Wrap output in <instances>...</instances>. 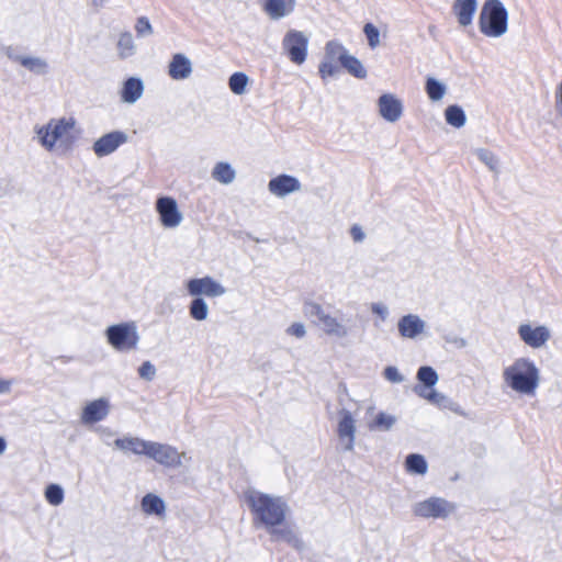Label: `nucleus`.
Listing matches in <instances>:
<instances>
[{
  "label": "nucleus",
  "mask_w": 562,
  "mask_h": 562,
  "mask_svg": "<svg viewBox=\"0 0 562 562\" xmlns=\"http://www.w3.org/2000/svg\"><path fill=\"white\" fill-rule=\"evenodd\" d=\"M502 384L508 392L520 397H535L542 383L539 366L527 356L507 362L501 372Z\"/></svg>",
  "instance_id": "nucleus-1"
},
{
  "label": "nucleus",
  "mask_w": 562,
  "mask_h": 562,
  "mask_svg": "<svg viewBox=\"0 0 562 562\" xmlns=\"http://www.w3.org/2000/svg\"><path fill=\"white\" fill-rule=\"evenodd\" d=\"M81 131L78 121L71 115L53 117L34 126V138L46 151L69 153Z\"/></svg>",
  "instance_id": "nucleus-2"
},
{
  "label": "nucleus",
  "mask_w": 562,
  "mask_h": 562,
  "mask_svg": "<svg viewBox=\"0 0 562 562\" xmlns=\"http://www.w3.org/2000/svg\"><path fill=\"white\" fill-rule=\"evenodd\" d=\"M245 501L258 522L270 527L288 522L291 508L284 497L248 488L245 492Z\"/></svg>",
  "instance_id": "nucleus-3"
},
{
  "label": "nucleus",
  "mask_w": 562,
  "mask_h": 562,
  "mask_svg": "<svg viewBox=\"0 0 562 562\" xmlns=\"http://www.w3.org/2000/svg\"><path fill=\"white\" fill-rule=\"evenodd\" d=\"M479 30L488 38H499L509 30V12L501 0H485L479 14Z\"/></svg>",
  "instance_id": "nucleus-4"
},
{
  "label": "nucleus",
  "mask_w": 562,
  "mask_h": 562,
  "mask_svg": "<svg viewBox=\"0 0 562 562\" xmlns=\"http://www.w3.org/2000/svg\"><path fill=\"white\" fill-rule=\"evenodd\" d=\"M108 345L117 352H131L138 349L140 335L134 321L120 322L104 329Z\"/></svg>",
  "instance_id": "nucleus-5"
},
{
  "label": "nucleus",
  "mask_w": 562,
  "mask_h": 562,
  "mask_svg": "<svg viewBox=\"0 0 562 562\" xmlns=\"http://www.w3.org/2000/svg\"><path fill=\"white\" fill-rule=\"evenodd\" d=\"M519 341L531 350H541L549 346L553 337L550 325L533 319L521 321L516 328Z\"/></svg>",
  "instance_id": "nucleus-6"
},
{
  "label": "nucleus",
  "mask_w": 562,
  "mask_h": 562,
  "mask_svg": "<svg viewBox=\"0 0 562 562\" xmlns=\"http://www.w3.org/2000/svg\"><path fill=\"white\" fill-rule=\"evenodd\" d=\"M416 378L419 384L415 386L414 391L419 397L439 407L452 408L453 403L435 389L439 381V375L434 368L428 366L420 367Z\"/></svg>",
  "instance_id": "nucleus-7"
},
{
  "label": "nucleus",
  "mask_w": 562,
  "mask_h": 562,
  "mask_svg": "<svg viewBox=\"0 0 562 562\" xmlns=\"http://www.w3.org/2000/svg\"><path fill=\"white\" fill-rule=\"evenodd\" d=\"M154 210L159 225L167 231L178 229L184 222V213L177 199L171 195H158Z\"/></svg>",
  "instance_id": "nucleus-8"
},
{
  "label": "nucleus",
  "mask_w": 562,
  "mask_h": 562,
  "mask_svg": "<svg viewBox=\"0 0 562 562\" xmlns=\"http://www.w3.org/2000/svg\"><path fill=\"white\" fill-rule=\"evenodd\" d=\"M187 293L191 297H221L227 293L226 286L212 276L190 278L184 282Z\"/></svg>",
  "instance_id": "nucleus-9"
},
{
  "label": "nucleus",
  "mask_w": 562,
  "mask_h": 562,
  "mask_svg": "<svg viewBox=\"0 0 562 562\" xmlns=\"http://www.w3.org/2000/svg\"><path fill=\"white\" fill-rule=\"evenodd\" d=\"M404 112V101L395 92H383L376 99V113L386 123H397L402 120Z\"/></svg>",
  "instance_id": "nucleus-10"
},
{
  "label": "nucleus",
  "mask_w": 562,
  "mask_h": 562,
  "mask_svg": "<svg viewBox=\"0 0 562 562\" xmlns=\"http://www.w3.org/2000/svg\"><path fill=\"white\" fill-rule=\"evenodd\" d=\"M346 48L338 42L330 41L326 44L325 53L318 66V72L322 79L335 77L342 66Z\"/></svg>",
  "instance_id": "nucleus-11"
},
{
  "label": "nucleus",
  "mask_w": 562,
  "mask_h": 562,
  "mask_svg": "<svg viewBox=\"0 0 562 562\" xmlns=\"http://www.w3.org/2000/svg\"><path fill=\"white\" fill-rule=\"evenodd\" d=\"M336 431L340 448L344 451H352L356 441L357 420L350 411L339 409Z\"/></svg>",
  "instance_id": "nucleus-12"
},
{
  "label": "nucleus",
  "mask_w": 562,
  "mask_h": 562,
  "mask_svg": "<svg viewBox=\"0 0 562 562\" xmlns=\"http://www.w3.org/2000/svg\"><path fill=\"white\" fill-rule=\"evenodd\" d=\"M456 506L441 497H430L414 506L415 515L424 518H446L454 513Z\"/></svg>",
  "instance_id": "nucleus-13"
},
{
  "label": "nucleus",
  "mask_w": 562,
  "mask_h": 562,
  "mask_svg": "<svg viewBox=\"0 0 562 562\" xmlns=\"http://www.w3.org/2000/svg\"><path fill=\"white\" fill-rule=\"evenodd\" d=\"M283 48L292 63L302 65L307 57L308 38L302 32L289 31L283 40Z\"/></svg>",
  "instance_id": "nucleus-14"
},
{
  "label": "nucleus",
  "mask_w": 562,
  "mask_h": 562,
  "mask_svg": "<svg viewBox=\"0 0 562 562\" xmlns=\"http://www.w3.org/2000/svg\"><path fill=\"white\" fill-rule=\"evenodd\" d=\"M397 331L403 339L418 340L428 335V324L419 315L409 313L398 319Z\"/></svg>",
  "instance_id": "nucleus-15"
},
{
  "label": "nucleus",
  "mask_w": 562,
  "mask_h": 562,
  "mask_svg": "<svg viewBox=\"0 0 562 562\" xmlns=\"http://www.w3.org/2000/svg\"><path fill=\"white\" fill-rule=\"evenodd\" d=\"M111 412V403L108 397H99L83 404L80 412V420L85 425H93L105 419Z\"/></svg>",
  "instance_id": "nucleus-16"
},
{
  "label": "nucleus",
  "mask_w": 562,
  "mask_h": 562,
  "mask_svg": "<svg viewBox=\"0 0 562 562\" xmlns=\"http://www.w3.org/2000/svg\"><path fill=\"white\" fill-rule=\"evenodd\" d=\"M184 453L171 446L150 441L147 450V457L166 467H180Z\"/></svg>",
  "instance_id": "nucleus-17"
},
{
  "label": "nucleus",
  "mask_w": 562,
  "mask_h": 562,
  "mask_svg": "<svg viewBox=\"0 0 562 562\" xmlns=\"http://www.w3.org/2000/svg\"><path fill=\"white\" fill-rule=\"evenodd\" d=\"M128 136L123 131H112L100 136L92 145L97 157H105L113 154L119 147L127 143Z\"/></svg>",
  "instance_id": "nucleus-18"
},
{
  "label": "nucleus",
  "mask_w": 562,
  "mask_h": 562,
  "mask_svg": "<svg viewBox=\"0 0 562 562\" xmlns=\"http://www.w3.org/2000/svg\"><path fill=\"white\" fill-rule=\"evenodd\" d=\"M302 190L300 180L291 175H278L268 182V191L276 198L283 199Z\"/></svg>",
  "instance_id": "nucleus-19"
},
{
  "label": "nucleus",
  "mask_w": 562,
  "mask_h": 562,
  "mask_svg": "<svg viewBox=\"0 0 562 562\" xmlns=\"http://www.w3.org/2000/svg\"><path fill=\"white\" fill-rule=\"evenodd\" d=\"M395 415L375 411V405L369 403L366 407V426L370 431H389L396 424Z\"/></svg>",
  "instance_id": "nucleus-20"
},
{
  "label": "nucleus",
  "mask_w": 562,
  "mask_h": 562,
  "mask_svg": "<svg viewBox=\"0 0 562 562\" xmlns=\"http://www.w3.org/2000/svg\"><path fill=\"white\" fill-rule=\"evenodd\" d=\"M145 92V82L140 77L131 76L122 81L119 89L120 101L124 104H135Z\"/></svg>",
  "instance_id": "nucleus-21"
},
{
  "label": "nucleus",
  "mask_w": 562,
  "mask_h": 562,
  "mask_svg": "<svg viewBox=\"0 0 562 562\" xmlns=\"http://www.w3.org/2000/svg\"><path fill=\"white\" fill-rule=\"evenodd\" d=\"M167 72L176 81L187 80L193 72V64L188 56L177 53L169 60Z\"/></svg>",
  "instance_id": "nucleus-22"
},
{
  "label": "nucleus",
  "mask_w": 562,
  "mask_h": 562,
  "mask_svg": "<svg viewBox=\"0 0 562 562\" xmlns=\"http://www.w3.org/2000/svg\"><path fill=\"white\" fill-rule=\"evenodd\" d=\"M149 442L150 441H146L138 437L124 436L122 438L115 439L112 443V447L124 453L132 452L138 456H147Z\"/></svg>",
  "instance_id": "nucleus-23"
},
{
  "label": "nucleus",
  "mask_w": 562,
  "mask_h": 562,
  "mask_svg": "<svg viewBox=\"0 0 562 562\" xmlns=\"http://www.w3.org/2000/svg\"><path fill=\"white\" fill-rule=\"evenodd\" d=\"M452 10L458 23L462 27H467L473 22L477 11V0H456Z\"/></svg>",
  "instance_id": "nucleus-24"
},
{
  "label": "nucleus",
  "mask_w": 562,
  "mask_h": 562,
  "mask_svg": "<svg viewBox=\"0 0 562 562\" xmlns=\"http://www.w3.org/2000/svg\"><path fill=\"white\" fill-rule=\"evenodd\" d=\"M424 89L428 100L435 104L442 103L449 90L447 82L435 76H426Z\"/></svg>",
  "instance_id": "nucleus-25"
},
{
  "label": "nucleus",
  "mask_w": 562,
  "mask_h": 562,
  "mask_svg": "<svg viewBox=\"0 0 562 562\" xmlns=\"http://www.w3.org/2000/svg\"><path fill=\"white\" fill-rule=\"evenodd\" d=\"M321 327L328 336L336 338H345L349 334L348 326L337 316L325 312L318 321Z\"/></svg>",
  "instance_id": "nucleus-26"
},
{
  "label": "nucleus",
  "mask_w": 562,
  "mask_h": 562,
  "mask_svg": "<svg viewBox=\"0 0 562 562\" xmlns=\"http://www.w3.org/2000/svg\"><path fill=\"white\" fill-rule=\"evenodd\" d=\"M271 536V540L279 542L283 541L288 543L290 547L295 549L300 554H302L306 549L305 542L302 538L294 531V529H267Z\"/></svg>",
  "instance_id": "nucleus-27"
},
{
  "label": "nucleus",
  "mask_w": 562,
  "mask_h": 562,
  "mask_svg": "<svg viewBox=\"0 0 562 562\" xmlns=\"http://www.w3.org/2000/svg\"><path fill=\"white\" fill-rule=\"evenodd\" d=\"M271 536V540L279 542L283 541L288 543L290 547L295 549L300 554H302L306 549L305 542L302 538L294 531V529H267Z\"/></svg>",
  "instance_id": "nucleus-28"
},
{
  "label": "nucleus",
  "mask_w": 562,
  "mask_h": 562,
  "mask_svg": "<svg viewBox=\"0 0 562 562\" xmlns=\"http://www.w3.org/2000/svg\"><path fill=\"white\" fill-rule=\"evenodd\" d=\"M211 177L220 184L229 186L236 180L237 171L232 164L221 160L212 167Z\"/></svg>",
  "instance_id": "nucleus-29"
},
{
  "label": "nucleus",
  "mask_w": 562,
  "mask_h": 562,
  "mask_svg": "<svg viewBox=\"0 0 562 562\" xmlns=\"http://www.w3.org/2000/svg\"><path fill=\"white\" fill-rule=\"evenodd\" d=\"M294 5L295 0H267L265 9L270 18L278 20L290 14Z\"/></svg>",
  "instance_id": "nucleus-30"
},
{
  "label": "nucleus",
  "mask_w": 562,
  "mask_h": 562,
  "mask_svg": "<svg viewBox=\"0 0 562 562\" xmlns=\"http://www.w3.org/2000/svg\"><path fill=\"white\" fill-rule=\"evenodd\" d=\"M227 83L231 92L240 97L248 93L251 86V79L244 71H236L229 76Z\"/></svg>",
  "instance_id": "nucleus-31"
},
{
  "label": "nucleus",
  "mask_w": 562,
  "mask_h": 562,
  "mask_svg": "<svg viewBox=\"0 0 562 562\" xmlns=\"http://www.w3.org/2000/svg\"><path fill=\"white\" fill-rule=\"evenodd\" d=\"M15 61L36 75H45L48 71V63L42 57L20 55L15 57Z\"/></svg>",
  "instance_id": "nucleus-32"
},
{
  "label": "nucleus",
  "mask_w": 562,
  "mask_h": 562,
  "mask_svg": "<svg viewBox=\"0 0 562 562\" xmlns=\"http://www.w3.org/2000/svg\"><path fill=\"white\" fill-rule=\"evenodd\" d=\"M116 52L121 59H127L136 55L137 45L130 32L120 34L116 43Z\"/></svg>",
  "instance_id": "nucleus-33"
},
{
  "label": "nucleus",
  "mask_w": 562,
  "mask_h": 562,
  "mask_svg": "<svg viewBox=\"0 0 562 562\" xmlns=\"http://www.w3.org/2000/svg\"><path fill=\"white\" fill-rule=\"evenodd\" d=\"M140 507L143 513L156 516L162 515L166 508L164 499L153 493H148L143 497Z\"/></svg>",
  "instance_id": "nucleus-34"
},
{
  "label": "nucleus",
  "mask_w": 562,
  "mask_h": 562,
  "mask_svg": "<svg viewBox=\"0 0 562 562\" xmlns=\"http://www.w3.org/2000/svg\"><path fill=\"white\" fill-rule=\"evenodd\" d=\"M189 314L196 322H204L210 316V307L204 297H192Z\"/></svg>",
  "instance_id": "nucleus-35"
},
{
  "label": "nucleus",
  "mask_w": 562,
  "mask_h": 562,
  "mask_svg": "<svg viewBox=\"0 0 562 562\" xmlns=\"http://www.w3.org/2000/svg\"><path fill=\"white\" fill-rule=\"evenodd\" d=\"M477 159L484 164L492 172L498 173L501 169V160L498 156L487 148H477L474 150Z\"/></svg>",
  "instance_id": "nucleus-36"
},
{
  "label": "nucleus",
  "mask_w": 562,
  "mask_h": 562,
  "mask_svg": "<svg viewBox=\"0 0 562 562\" xmlns=\"http://www.w3.org/2000/svg\"><path fill=\"white\" fill-rule=\"evenodd\" d=\"M406 471L411 474L425 475L428 464L422 454H409L405 460Z\"/></svg>",
  "instance_id": "nucleus-37"
},
{
  "label": "nucleus",
  "mask_w": 562,
  "mask_h": 562,
  "mask_svg": "<svg viewBox=\"0 0 562 562\" xmlns=\"http://www.w3.org/2000/svg\"><path fill=\"white\" fill-rule=\"evenodd\" d=\"M445 119L449 125L456 128L464 126L467 122L464 111L459 105H449L445 110Z\"/></svg>",
  "instance_id": "nucleus-38"
},
{
  "label": "nucleus",
  "mask_w": 562,
  "mask_h": 562,
  "mask_svg": "<svg viewBox=\"0 0 562 562\" xmlns=\"http://www.w3.org/2000/svg\"><path fill=\"white\" fill-rule=\"evenodd\" d=\"M342 66L355 77L363 79L367 77V70L362 63L348 54L346 50Z\"/></svg>",
  "instance_id": "nucleus-39"
},
{
  "label": "nucleus",
  "mask_w": 562,
  "mask_h": 562,
  "mask_svg": "<svg viewBox=\"0 0 562 562\" xmlns=\"http://www.w3.org/2000/svg\"><path fill=\"white\" fill-rule=\"evenodd\" d=\"M45 499L53 506H58L64 502L65 491L58 484H49L44 492Z\"/></svg>",
  "instance_id": "nucleus-40"
},
{
  "label": "nucleus",
  "mask_w": 562,
  "mask_h": 562,
  "mask_svg": "<svg viewBox=\"0 0 562 562\" xmlns=\"http://www.w3.org/2000/svg\"><path fill=\"white\" fill-rule=\"evenodd\" d=\"M135 31L139 37L150 36L154 33L149 20L145 16H140L137 19L135 24Z\"/></svg>",
  "instance_id": "nucleus-41"
},
{
  "label": "nucleus",
  "mask_w": 562,
  "mask_h": 562,
  "mask_svg": "<svg viewBox=\"0 0 562 562\" xmlns=\"http://www.w3.org/2000/svg\"><path fill=\"white\" fill-rule=\"evenodd\" d=\"M370 311L373 315H375L381 322H385L390 316L389 306L383 302H372L370 304Z\"/></svg>",
  "instance_id": "nucleus-42"
},
{
  "label": "nucleus",
  "mask_w": 562,
  "mask_h": 562,
  "mask_svg": "<svg viewBox=\"0 0 562 562\" xmlns=\"http://www.w3.org/2000/svg\"><path fill=\"white\" fill-rule=\"evenodd\" d=\"M383 376L392 383H402L405 378L396 367L389 366L383 371Z\"/></svg>",
  "instance_id": "nucleus-43"
},
{
  "label": "nucleus",
  "mask_w": 562,
  "mask_h": 562,
  "mask_svg": "<svg viewBox=\"0 0 562 562\" xmlns=\"http://www.w3.org/2000/svg\"><path fill=\"white\" fill-rule=\"evenodd\" d=\"M138 374L146 381H151L156 375V368L150 361H145L138 368Z\"/></svg>",
  "instance_id": "nucleus-44"
},
{
  "label": "nucleus",
  "mask_w": 562,
  "mask_h": 562,
  "mask_svg": "<svg viewBox=\"0 0 562 562\" xmlns=\"http://www.w3.org/2000/svg\"><path fill=\"white\" fill-rule=\"evenodd\" d=\"M364 33L371 47H376L380 44V33L374 25L366 24Z\"/></svg>",
  "instance_id": "nucleus-45"
},
{
  "label": "nucleus",
  "mask_w": 562,
  "mask_h": 562,
  "mask_svg": "<svg viewBox=\"0 0 562 562\" xmlns=\"http://www.w3.org/2000/svg\"><path fill=\"white\" fill-rule=\"evenodd\" d=\"M285 331L291 337L303 338L306 335V327L302 322H294Z\"/></svg>",
  "instance_id": "nucleus-46"
},
{
  "label": "nucleus",
  "mask_w": 562,
  "mask_h": 562,
  "mask_svg": "<svg viewBox=\"0 0 562 562\" xmlns=\"http://www.w3.org/2000/svg\"><path fill=\"white\" fill-rule=\"evenodd\" d=\"M304 313L307 316H317V318L319 321L322 315L325 314V311L319 304L313 303V302H307L304 304Z\"/></svg>",
  "instance_id": "nucleus-47"
},
{
  "label": "nucleus",
  "mask_w": 562,
  "mask_h": 562,
  "mask_svg": "<svg viewBox=\"0 0 562 562\" xmlns=\"http://www.w3.org/2000/svg\"><path fill=\"white\" fill-rule=\"evenodd\" d=\"M350 236L355 243H361L366 238V233L360 225H352L350 228Z\"/></svg>",
  "instance_id": "nucleus-48"
},
{
  "label": "nucleus",
  "mask_w": 562,
  "mask_h": 562,
  "mask_svg": "<svg viewBox=\"0 0 562 562\" xmlns=\"http://www.w3.org/2000/svg\"><path fill=\"white\" fill-rule=\"evenodd\" d=\"M14 385L13 379L0 378V395L10 394Z\"/></svg>",
  "instance_id": "nucleus-49"
},
{
  "label": "nucleus",
  "mask_w": 562,
  "mask_h": 562,
  "mask_svg": "<svg viewBox=\"0 0 562 562\" xmlns=\"http://www.w3.org/2000/svg\"><path fill=\"white\" fill-rule=\"evenodd\" d=\"M555 106H557L558 113L562 116V81L557 87Z\"/></svg>",
  "instance_id": "nucleus-50"
},
{
  "label": "nucleus",
  "mask_w": 562,
  "mask_h": 562,
  "mask_svg": "<svg viewBox=\"0 0 562 562\" xmlns=\"http://www.w3.org/2000/svg\"><path fill=\"white\" fill-rule=\"evenodd\" d=\"M446 341L454 345L458 348H464L468 345L467 340L459 336L447 337Z\"/></svg>",
  "instance_id": "nucleus-51"
},
{
  "label": "nucleus",
  "mask_w": 562,
  "mask_h": 562,
  "mask_svg": "<svg viewBox=\"0 0 562 562\" xmlns=\"http://www.w3.org/2000/svg\"><path fill=\"white\" fill-rule=\"evenodd\" d=\"M7 450V441L3 437H0V456Z\"/></svg>",
  "instance_id": "nucleus-52"
},
{
  "label": "nucleus",
  "mask_w": 562,
  "mask_h": 562,
  "mask_svg": "<svg viewBox=\"0 0 562 562\" xmlns=\"http://www.w3.org/2000/svg\"><path fill=\"white\" fill-rule=\"evenodd\" d=\"M100 435H101L102 437H105V436L110 437V436L112 435V432H111V430H110V429H108V428H102V429H100Z\"/></svg>",
  "instance_id": "nucleus-53"
}]
</instances>
